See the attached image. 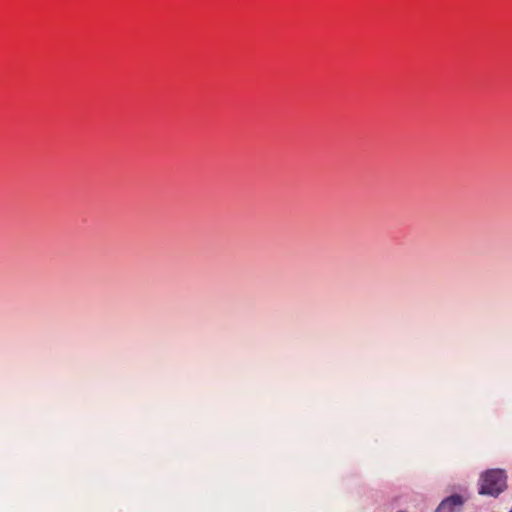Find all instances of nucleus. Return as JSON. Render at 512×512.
<instances>
[{
	"mask_svg": "<svg viewBox=\"0 0 512 512\" xmlns=\"http://www.w3.org/2000/svg\"><path fill=\"white\" fill-rule=\"evenodd\" d=\"M506 487V476L503 470L492 469L481 475L479 493L496 496Z\"/></svg>",
	"mask_w": 512,
	"mask_h": 512,
	"instance_id": "nucleus-1",
	"label": "nucleus"
},
{
	"mask_svg": "<svg viewBox=\"0 0 512 512\" xmlns=\"http://www.w3.org/2000/svg\"><path fill=\"white\" fill-rule=\"evenodd\" d=\"M463 505V499L459 495H452L444 499L435 512H455Z\"/></svg>",
	"mask_w": 512,
	"mask_h": 512,
	"instance_id": "nucleus-2",
	"label": "nucleus"
},
{
	"mask_svg": "<svg viewBox=\"0 0 512 512\" xmlns=\"http://www.w3.org/2000/svg\"><path fill=\"white\" fill-rule=\"evenodd\" d=\"M510 512H512V509L510 510Z\"/></svg>",
	"mask_w": 512,
	"mask_h": 512,
	"instance_id": "nucleus-3",
	"label": "nucleus"
}]
</instances>
